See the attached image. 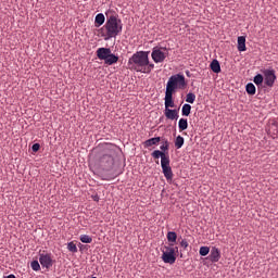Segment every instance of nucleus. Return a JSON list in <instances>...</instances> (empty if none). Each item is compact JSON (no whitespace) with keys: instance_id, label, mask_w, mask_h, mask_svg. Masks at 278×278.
<instances>
[{"instance_id":"obj_1","label":"nucleus","mask_w":278,"mask_h":278,"mask_svg":"<svg viewBox=\"0 0 278 278\" xmlns=\"http://www.w3.org/2000/svg\"><path fill=\"white\" fill-rule=\"evenodd\" d=\"M160 150H155L152 152V157L154 160H160L161 157V168L163 170V175L167 181H173V168L170 167V156L165 154V151H168V141H165L164 144L160 147Z\"/></svg>"},{"instance_id":"obj_2","label":"nucleus","mask_w":278,"mask_h":278,"mask_svg":"<svg viewBox=\"0 0 278 278\" xmlns=\"http://www.w3.org/2000/svg\"><path fill=\"white\" fill-rule=\"evenodd\" d=\"M144 66H149V51H138L134 53L128 60L129 71L142 73L147 71Z\"/></svg>"},{"instance_id":"obj_3","label":"nucleus","mask_w":278,"mask_h":278,"mask_svg":"<svg viewBox=\"0 0 278 278\" xmlns=\"http://www.w3.org/2000/svg\"><path fill=\"white\" fill-rule=\"evenodd\" d=\"M105 31L104 40H110V38H116L118 34L123 31V21L116 15H111L106 18L105 25L102 27Z\"/></svg>"},{"instance_id":"obj_4","label":"nucleus","mask_w":278,"mask_h":278,"mask_svg":"<svg viewBox=\"0 0 278 278\" xmlns=\"http://www.w3.org/2000/svg\"><path fill=\"white\" fill-rule=\"evenodd\" d=\"M177 253H179V248L175 244L169 243L162 248V261L164 264H175L177 262Z\"/></svg>"},{"instance_id":"obj_5","label":"nucleus","mask_w":278,"mask_h":278,"mask_svg":"<svg viewBox=\"0 0 278 278\" xmlns=\"http://www.w3.org/2000/svg\"><path fill=\"white\" fill-rule=\"evenodd\" d=\"M184 88H186V76L176 74L169 77L166 91L175 92L176 90H184Z\"/></svg>"},{"instance_id":"obj_6","label":"nucleus","mask_w":278,"mask_h":278,"mask_svg":"<svg viewBox=\"0 0 278 278\" xmlns=\"http://www.w3.org/2000/svg\"><path fill=\"white\" fill-rule=\"evenodd\" d=\"M98 165L102 170H112L114 168V156L113 152L110 151L109 153H103L98 161Z\"/></svg>"},{"instance_id":"obj_7","label":"nucleus","mask_w":278,"mask_h":278,"mask_svg":"<svg viewBox=\"0 0 278 278\" xmlns=\"http://www.w3.org/2000/svg\"><path fill=\"white\" fill-rule=\"evenodd\" d=\"M151 58L155 64H162L168 58V49L155 47L152 50Z\"/></svg>"},{"instance_id":"obj_8","label":"nucleus","mask_w":278,"mask_h":278,"mask_svg":"<svg viewBox=\"0 0 278 278\" xmlns=\"http://www.w3.org/2000/svg\"><path fill=\"white\" fill-rule=\"evenodd\" d=\"M263 75L265 77V86H267L268 88H273V86H275V81H277V75H275V70H264Z\"/></svg>"},{"instance_id":"obj_9","label":"nucleus","mask_w":278,"mask_h":278,"mask_svg":"<svg viewBox=\"0 0 278 278\" xmlns=\"http://www.w3.org/2000/svg\"><path fill=\"white\" fill-rule=\"evenodd\" d=\"M39 262L43 268H51L53 266V256L51 253H42L39 254Z\"/></svg>"},{"instance_id":"obj_10","label":"nucleus","mask_w":278,"mask_h":278,"mask_svg":"<svg viewBox=\"0 0 278 278\" xmlns=\"http://www.w3.org/2000/svg\"><path fill=\"white\" fill-rule=\"evenodd\" d=\"M164 114L168 121H177L179 118V111L177 109H165Z\"/></svg>"},{"instance_id":"obj_11","label":"nucleus","mask_w":278,"mask_h":278,"mask_svg":"<svg viewBox=\"0 0 278 278\" xmlns=\"http://www.w3.org/2000/svg\"><path fill=\"white\" fill-rule=\"evenodd\" d=\"M97 58L98 60H108V56L112 53V50L110 48H99L97 50Z\"/></svg>"},{"instance_id":"obj_12","label":"nucleus","mask_w":278,"mask_h":278,"mask_svg":"<svg viewBox=\"0 0 278 278\" xmlns=\"http://www.w3.org/2000/svg\"><path fill=\"white\" fill-rule=\"evenodd\" d=\"M173 91H165V110L175 108V101L173 100Z\"/></svg>"},{"instance_id":"obj_13","label":"nucleus","mask_w":278,"mask_h":278,"mask_svg":"<svg viewBox=\"0 0 278 278\" xmlns=\"http://www.w3.org/2000/svg\"><path fill=\"white\" fill-rule=\"evenodd\" d=\"M208 258L212 262H218L220 260V250H218V248H216V247H213Z\"/></svg>"},{"instance_id":"obj_14","label":"nucleus","mask_w":278,"mask_h":278,"mask_svg":"<svg viewBox=\"0 0 278 278\" xmlns=\"http://www.w3.org/2000/svg\"><path fill=\"white\" fill-rule=\"evenodd\" d=\"M268 131L273 136V138H278V122L277 121H271V123H269Z\"/></svg>"},{"instance_id":"obj_15","label":"nucleus","mask_w":278,"mask_h":278,"mask_svg":"<svg viewBox=\"0 0 278 278\" xmlns=\"http://www.w3.org/2000/svg\"><path fill=\"white\" fill-rule=\"evenodd\" d=\"M238 51H247V37H238Z\"/></svg>"},{"instance_id":"obj_16","label":"nucleus","mask_w":278,"mask_h":278,"mask_svg":"<svg viewBox=\"0 0 278 278\" xmlns=\"http://www.w3.org/2000/svg\"><path fill=\"white\" fill-rule=\"evenodd\" d=\"M161 140L162 139L160 137H154V138L146 140L143 144H144L146 149H149V147H153L155 144H160Z\"/></svg>"},{"instance_id":"obj_17","label":"nucleus","mask_w":278,"mask_h":278,"mask_svg":"<svg viewBox=\"0 0 278 278\" xmlns=\"http://www.w3.org/2000/svg\"><path fill=\"white\" fill-rule=\"evenodd\" d=\"M118 62V56L116 54L112 53L104 59V63L108 64V66H112V64H116Z\"/></svg>"},{"instance_id":"obj_18","label":"nucleus","mask_w":278,"mask_h":278,"mask_svg":"<svg viewBox=\"0 0 278 278\" xmlns=\"http://www.w3.org/2000/svg\"><path fill=\"white\" fill-rule=\"evenodd\" d=\"M103 23H105V15H103V13H99L98 15H96V20H94L96 27H101Z\"/></svg>"},{"instance_id":"obj_19","label":"nucleus","mask_w":278,"mask_h":278,"mask_svg":"<svg viewBox=\"0 0 278 278\" xmlns=\"http://www.w3.org/2000/svg\"><path fill=\"white\" fill-rule=\"evenodd\" d=\"M210 68L213 73H220V63L218 60H213L210 64Z\"/></svg>"},{"instance_id":"obj_20","label":"nucleus","mask_w":278,"mask_h":278,"mask_svg":"<svg viewBox=\"0 0 278 278\" xmlns=\"http://www.w3.org/2000/svg\"><path fill=\"white\" fill-rule=\"evenodd\" d=\"M167 241L169 242V244H175V242H177V232L175 231L167 232Z\"/></svg>"},{"instance_id":"obj_21","label":"nucleus","mask_w":278,"mask_h":278,"mask_svg":"<svg viewBox=\"0 0 278 278\" xmlns=\"http://www.w3.org/2000/svg\"><path fill=\"white\" fill-rule=\"evenodd\" d=\"M179 131H186L188 129V119L180 118L178 122Z\"/></svg>"},{"instance_id":"obj_22","label":"nucleus","mask_w":278,"mask_h":278,"mask_svg":"<svg viewBox=\"0 0 278 278\" xmlns=\"http://www.w3.org/2000/svg\"><path fill=\"white\" fill-rule=\"evenodd\" d=\"M190 112H192V106L190 104H184L181 109L182 116H190Z\"/></svg>"},{"instance_id":"obj_23","label":"nucleus","mask_w":278,"mask_h":278,"mask_svg":"<svg viewBox=\"0 0 278 278\" xmlns=\"http://www.w3.org/2000/svg\"><path fill=\"white\" fill-rule=\"evenodd\" d=\"M80 242H83L84 244H91L92 242V237L88 236V235H81L79 237Z\"/></svg>"},{"instance_id":"obj_24","label":"nucleus","mask_w":278,"mask_h":278,"mask_svg":"<svg viewBox=\"0 0 278 278\" xmlns=\"http://www.w3.org/2000/svg\"><path fill=\"white\" fill-rule=\"evenodd\" d=\"M253 81L256 86H262V84H264V76L262 74H257Z\"/></svg>"},{"instance_id":"obj_25","label":"nucleus","mask_w":278,"mask_h":278,"mask_svg":"<svg viewBox=\"0 0 278 278\" xmlns=\"http://www.w3.org/2000/svg\"><path fill=\"white\" fill-rule=\"evenodd\" d=\"M245 90L248 92V94H255L256 89H255V85H253L252 83H249L245 87Z\"/></svg>"},{"instance_id":"obj_26","label":"nucleus","mask_w":278,"mask_h":278,"mask_svg":"<svg viewBox=\"0 0 278 278\" xmlns=\"http://www.w3.org/2000/svg\"><path fill=\"white\" fill-rule=\"evenodd\" d=\"M184 142H185L184 137L181 136L176 137V140H175L176 149H181V147H184Z\"/></svg>"},{"instance_id":"obj_27","label":"nucleus","mask_w":278,"mask_h":278,"mask_svg":"<svg viewBox=\"0 0 278 278\" xmlns=\"http://www.w3.org/2000/svg\"><path fill=\"white\" fill-rule=\"evenodd\" d=\"M197 101V96L192 92L187 93L186 102L187 103H194Z\"/></svg>"},{"instance_id":"obj_28","label":"nucleus","mask_w":278,"mask_h":278,"mask_svg":"<svg viewBox=\"0 0 278 278\" xmlns=\"http://www.w3.org/2000/svg\"><path fill=\"white\" fill-rule=\"evenodd\" d=\"M199 253L202 257H205L210 254V247H201Z\"/></svg>"},{"instance_id":"obj_29","label":"nucleus","mask_w":278,"mask_h":278,"mask_svg":"<svg viewBox=\"0 0 278 278\" xmlns=\"http://www.w3.org/2000/svg\"><path fill=\"white\" fill-rule=\"evenodd\" d=\"M153 68H155V64L150 63V62L148 61V65H144L146 72H142V73L149 74V73H151V71H152Z\"/></svg>"},{"instance_id":"obj_30","label":"nucleus","mask_w":278,"mask_h":278,"mask_svg":"<svg viewBox=\"0 0 278 278\" xmlns=\"http://www.w3.org/2000/svg\"><path fill=\"white\" fill-rule=\"evenodd\" d=\"M67 249L71 253H77V245L74 242H70Z\"/></svg>"},{"instance_id":"obj_31","label":"nucleus","mask_w":278,"mask_h":278,"mask_svg":"<svg viewBox=\"0 0 278 278\" xmlns=\"http://www.w3.org/2000/svg\"><path fill=\"white\" fill-rule=\"evenodd\" d=\"M30 267L35 270V271H38L40 270V263H38V261H33L30 263Z\"/></svg>"},{"instance_id":"obj_32","label":"nucleus","mask_w":278,"mask_h":278,"mask_svg":"<svg viewBox=\"0 0 278 278\" xmlns=\"http://www.w3.org/2000/svg\"><path fill=\"white\" fill-rule=\"evenodd\" d=\"M31 149H33L34 153H38V151H40V144L35 143V144H33Z\"/></svg>"},{"instance_id":"obj_33","label":"nucleus","mask_w":278,"mask_h":278,"mask_svg":"<svg viewBox=\"0 0 278 278\" xmlns=\"http://www.w3.org/2000/svg\"><path fill=\"white\" fill-rule=\"evenodd\" d=\"M180 247H182V249H188V241L182 240V241L180 242Z\"/></svg>"},{"instance_id":"obj_34","label":"nucleus","mask_w":278,"mask_h":278,"mask_svg":"<svg viewBox=\"0 0 278 278\" xmlns=\"http://www.w3.org/2000/svg\"><path fill=\"white\" fill-rule=\"evenodd\" d=\"M5 278H16V276H14L13 274L7 276Z\"/></svg>"}]
</instances>
